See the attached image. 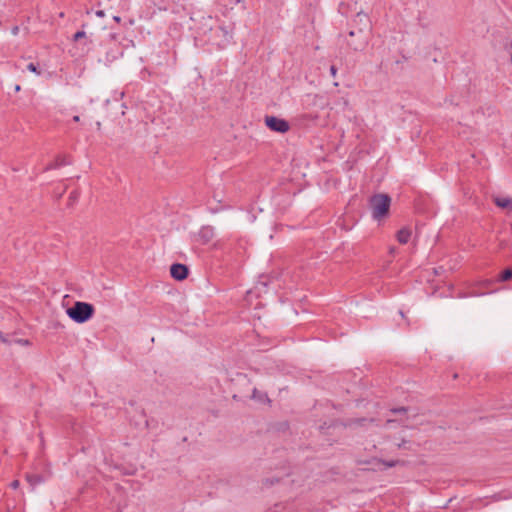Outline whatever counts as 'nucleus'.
Listing matches in <instances>:
<instances>
[{
	"label": "nucleus",
	"mask_w": 512,
	"mask_h": 512,
	"mask_svg": "<svg viewBox=\"0 0 512 512\" xmlns=\"http://www.w3.org/2000/svg\"><path fill=\"white\" fill-rule=\"evenodd\" d=\"M372 24L366 13L359 12L352 19L347 44L354 51H362L369 43Z\"/></svg>",
	"instance_id": "nucleus-1"
},
{
	"label": "nucleus",
	"mask_w": 512,
	"mask_h": 512,
	"mask_svg": "<svg viewBox=\"0 0 512 512\" xmlns=\"http://www.w3.org/2000/svg\"><path fill=\"white\" fill-rule=\"evenodd\" d=\"M369 205L373 219L380 221L389 213L391 197L384 193L374 194L369 199Z\"/></svg>",
	"instance_id": "nucleus-2"
},
{
	"label": "nucleus",
	"mask_w": 512,
	"mask_h": 512,
	"mask_svg": "<svg viewBox=\"0 0 512 512\" xmlns=\"http://www.w3.org/2000/svg\"><path fill=\"white\" fill-rule=\"evenodd\" d=\"M94 306L87 302L77 301L66 310L68 317L76 323L82 324L91 319L94 315Z\"/></svg>",
	"instance_id": "nucleus-3"
},
{
	"label": "nucleus",
	"mask_w": 512,
	"mask_h": 512,
	"mask_svg": "<svg viewBox=\"0 0 512 512\" xmlns=\"http://www.w3.org/2000/svg\"><path fill=\"white\" fill-rule=\"evenodd\" d=\"M265 125L272 131L278 133H286L290 129L288 121L276 116H265Z\"/></svg>",
	"instance_id": "nucleus-4"
},
{
	"label": "nucleus",
	"mask_w": 512,
	"mask_h": 512,
	"mask_svg": "<svg viewBox=\"0 0 512 512\" xmlns=\"http://www.w3.org/2000/svg\"><path fill=\"white\" fill-rule=\"evenodd\" d=\"M188 267L184 264L175 263L172 264L170 267V274L171 276L178 281H182L187 278L188 276Z\"/></svg>",
	"instance_id": "nucleus-5"
},
{
	"label": "nucleus",
	"mask_w": 512,
	"mask_h": 512,
	"mask_svg": "<svg viewBox=\"0 0 512 512\" xmlns=\"http://www.w3.org/2000/svg\"><path fill=\"white\" fill-rule=\"evenodd\" d=\"M216 34L222 37L221 43L219 44L222 48L231 43L233 39V29L231 27L219 26Z\"/></svg>",
	"instance_id": "nucleus-6"
},
{
	"label": "nucleus",
	"mask_w": 512,
	"mask_h": 512,
	"mask_svg": "<svg viewBox=\"0 0 512 512\" xmlns=\"http://www.w3.org/2000/svg\"><path fill=\"white\" fill-rule=\"evenodd\" d=\"M410 237H411V230L406 227L400 229L396 234L397 241L400 244H407L410 240Z\"/></svg>",
	"instance_id": "nucleus-7"
},
{
	"label": "nucleus",
	"mask_w": 512,
	"mask_h": 512,
	"mask_svg": "<svg viewBox=\"0 0 512 512\" xmlns=\"http://www.w3.org/2000/svg\"><path fill=\"white\" fill-rule=\"evenodd\" d=\"M494 203L500 208H506L512 212V198L511 197H497Z\"/></svg>",
	"instance_id": "nucleus-8"
},
{
	"label": "nucleus",
	"mask_w": 512,
	"mask_h": 512,
	"mask_svg": "<svg viewBox=\"0 0 512 512\" xmlns=\"http://www.w3.org/2000/svg\"><path fill=\"white\" fill-rule=\"evenodd\" d=\"M70 164L66 156H58L52 163L48 164L46 170L56 169L61 166Z\"/></svg>",
	"instance_id": "nucleus-9"
},
{
	"label": "nucleus",
	"mask_w": 512,
	"mask_h": 512,
	"mask_svg": "<svg viewBox=\"0 0 512 512\" xmlns=\"http://www.w3.org/2000/svg\"><path fill=\"white\" fill-rule=\"evenodd\" d=\"M26 480L32 487H35L44 482V478L38 474H27Z\"/></svg>",
	"instance_id": "nucleus-10"
},
{
	"label": "nucleus",
	"mask_w": 512,
	"mask_h": 512,
	"mask_svg": "<svg viewBox=\"0 0 512 512\" xmlns=\"http://www.w3.org/2000/svg\"><path fill=\"white\" fill-rule=\"evenodd\" d=\"M251 398L254 399V400H257V401H259L261 403L270 402L267 394L264 393V392L259 391L257 388L253 389Z\"/></svg>",
	"instance_id": "nucleus-11"
},
{
	"label": "nucleus",
	"mask_w": 512,
	"mask_h": 512,
	"mask_svg": "<svg viewBox=\"0 0 512 512\" xmlns=\"http://www.w3.org/2000/svg\"><path fill=\"white\" fill-rule=\"evenodd\" d=\"M375 460L377 462L383 464L385 466V469L395 467L399 464H404V461H400V460H389V461H385V460H381V459H375Z\"/></svg>",
	"instance_id": "nucleus-12"
},
{
	"label": "nucleus",
	"mask_w": 512,
	"mask_h": 512,
	"mask_svg": "<svg viewBox=\"0 0 512 512\" xmlns=\"http://www.w3.org/2000/svg\"><path fill=\"white\" fill-rule=\"evenodd\" d=\"M512 278V269L511 268H508V269H505L499 276V281H508Z\"/></svg>",
	"instance_id": "nucleus-13"
},
{
	"label": "nucleus",
	"mask_w": 512,
	"mask_h": 512,
	"mask_svg": "<svg viewBox=\"0 0 512 512\" xmlns=\"http://www.w3.org/2000/svg\"><path fill=\"white\" fill-rule=\"evenodd\" d=\"M27 70H29L32 73H35L36 75H41V70L39 69L38 65L34 63H29L27 65Z\"/></svg>",
	"instance_id": "nucleus-14"
},
{
	"label": "nucleus",
	"mask_w": 512,
	"mask_h": 512,
	"mask_svg": "<svg viewBox=\"0 0 512 512\" xmlns=\"http://www.w3.org/2000/svg\"><path fill=\"white\" fill-rule=\"evenodd\" d=\"M78 198H79V192L75 190L70 193L69 201L72 204V203L76 202L78 200Z\"/></svg>",
	"instance_id": "nucleus-15"
},
{
	"label": "nucleus",
	"mask_w": 512,
	"mask_h": 512,
	"mask_svg": "<svg viewBox=\"0 0 512 512\" xmlns=\"http://www.w3.org/2000/svg\"><path fill=\"white\" fill-rule=\"evenodd\" d=\"M82 38H86V33L84 31H78L73 36L74 41H79Z\"/></svg>",
	"instance_id": "nucleus-16"
},
{
	"label": "nucleus",
	"mask_w": 512,
	"mask_h": 512,
	"mask_svg": "<svg viewBox=\"0 0 512 512\" xmlns=\"http://www.w3.org/2000/svg\"><path fill=\"white\" fill-rule=\"evenodd\" d=\"M408 409L406 407H399V408H393L391 409V412L393 413H406Z\"/></svg>",
	"instance_id": "nucleus-17"
},
{
	"label": "nucleus",
	"mask_w": 512,
	"mask_h": 512,
	"mask_svg": "<svg viewBox=\"0 0 512 512\" xmlns=\"http://www.w3.org/2000/svg\"><path fill=\"white\" fill-rule=\"evenodd\" d=\"M407 443H408V441L403 439L400 443H397L396 446H397L398 449H402V448L406 449L407 448V446H406Z\"/></svg>",
	"instance_id": "nucleus-18"
},
{
	"label": "nucleus",
	"mask_w": 512,
	"mask_h": 512,
	"mask_svg": "<svg viewBox=\"0 0 512 512\" xmlns=\"http://www.w3.org/2000/svg\"><path fill=\"white\" fill-rule=\"evenodd\" d=\"M19 485H20L19 480H13V481L10 483V487H11L12 489H17V488L19 487Z\"/></svg>",
	"instance_id": "nucleus-19"
},
{
	"label": "nucleus",
	"mask_w": 512,
	"mask_h": 512,
	"mask_svg": "<svg viewBox=\"0 0 512 512\" xmlns=\"http://www.w3.org/2000/svg\"><path fill=\"white\" fill-rule=\"evenodd\" d=\"M330 74H331V76H333V77H335V76H336V74H337V68H336L334 65H332V66L330 67Z\"/></svg>",
	"instance_id": "nucleus-20"
},
{
	"label": "nucleus",
	"mask_w": 512,
	"mask_h": 512,
	"mask_svg": "<svg viewBox=\"0 0 512 512\" xmlns=\"http://www.w3.org/2000/svg\"><path fill=\"white\" fill-rule=\"evenodd\" d=\"M18 343L21 345H29L30 341L27 339H20V340H18Z\"/></svg>",
	"instance_id": "nucleus-21"
},
{
	"label": "nucleus",
	"mask_w": 512,
	"mask_h": 512,
	"mask_svg": "<svg viewBox=\"0 0 512 512\" xmlns=\"http://www.w3.org/2000/svg\"><path fill=\"white\" fill-rule=\"evenodd\" d=\"M95 14H96V16H98V17H103V16L105 15L103 10H98V11H96V13H95Z\"/></svg>",
	"instance_id": "nucleus-22"
},
{
	"label": "nucleus",
	"mask_w": 512,
	"mask_h": 512,
	"mask_svg": "<svg viewBox=\"0 0 512 512\" xmlns=\"http://www.w3.org/2000/svg\"><path fill=\"white\" fill-rule=\"evenodd\" d=\"M0 341L3 342V343H6L7 340L5 338V336L2 334V332L0 331Z\"/></svg>",
	"instance_id": "nucleus-23"
},
{
	"label": "nucleus",
	"mask_w": 512,
	"mask_h": 512,
	"mask_svg": "<svg viewBox=\"0 0 512 512\" xmlns=\"http://www.w3.org/2000/svg\"><path fill=\"white\" fill-rule=\"evenodd\" d=\"M113 19L118 23L121 21V18L119 16H114Z\"/></svg>",
	"instance_id": "nucleus-24"
},
{
	"label": "nucleus",
	"mask_w": 512,
	"mask_h": 512,
	"mask_svg": "<svg viewBox=\"0 0 512 512\" xmlns=\"http://www.w3.org/2000/svg\"><path fill=\"white\" fill-rule=\"evenodd\" d=\"M73 121L79 122L80 121V117L78 115L74 116L73 117Z\"/></svg>",
	"instance_id": "nucleus-25"
},
{
	"label": "nucleus",
	"mask_w": 512,
	"mask_h": 512,
	"mask_svg": "<svg viewBox=\"0 0 512 512\" xmlns=\"http://www.w3.org/2000/svg\"><path fill=\"white\" fill-rule=\"evenodd\" d=\"M12 32H13V34H17V32H18V27L13 28Z\"/></svg>",
	"instance_id": "nucleus-26"
},
{
	"label": "nucleus",
	"mask_w": 512,
	"mask_h": 512,
	"mask_svg": "<svg viewBox=\"0 0 512 512\" xmlns=\"http://www.w3.org/2000/svg\"><path fill=\"white\" fill-rule=\"evenodd\" d=\"M15 90H16V91H19V90H20V86H19V85H16Z\"/></svg>",
	"instance_id": "nucleus-27"
}]
</instances>
